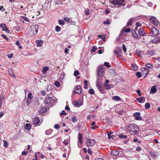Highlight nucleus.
Segmentation results:
<instances>
[{"label": "nucleus", "instance_id": "f03ea898", "mask_svg": "<svg viewBox=\"0 0 160 160\" xmlns=\"http://www.w3.org/2000/svg\"><path fill=\"white\" fill-rule=\"evenodd\" d=\"M128 130L131 134L135 135L139 131V129L136 125L132 124H130L128 126Z\"/></svg>", "mask_w": 160, "mask_h": 160}, {"label": "nucleus", "instance_id": "864d4df0", "mask_svg": "<svg viewBox=\"0 0 160 160\" xmlns=\"http://www.w3.org/2000/svg\"><path fill=\"white\" fill-rule=\"evenodd\" d=\"M103 24L107 25L109 24H110V22L108 19H107L106 21L103 22Z\"/></svg>", "mask_w": 160, "mask_h": 160}, {"label": "nucleus", "instance_id": "2f4dec72", "mask_svg": "<svg viewBox=\"0 0 160 160\" xmlns=\"http://www.w3.org/2000/svg\"><path fill=\"white\" fill-rule=\"evenodd\" d=\"M49 69V68L48 67H45L42 69V72L44 73H46Z\"/></svg>", "mask_w": 160, "mask_h": 160}, {"label": "nucleus", "instance_id": "4468645a", "mask_svg": "<svg viewBox=\"0 0 160 160\" xmlns=\"http://www.w3.org/2000/svg\"><path fill=\"white\" fill-rule=\"evenodd\" d=\"M33 123L34 125H37L40 122V120L39 118L38 117L35 118L33 120Z\"/></svg>", "mask_w": 160, "mask_h": 160}, {"label": "nucleus", "instance_id": "79ce46f5", "mask_svg": "<svg viewBox=\"0 0 160 160\" xmlns=\"http://www.w3.org/2000/svg\"><path fill=\"white\" fill-rule=\"evenodd\" d=\"M104 65L107 68H110L111 66L110 63L108 62H104Z\"/></svg>", "mask_w": 160, "mask_h": 160}, {"label": "nucleus", "instance_id": "ddd939ff", "mask_svg": "<svg viewBox=\"0 0 160 160\" xmlns=\"http://www.w3.org/2000/svg\"><path fill=\"white\" fill-rule=\"evenodd\" d=\"M137 101L139 102L143 103L145 102V99L144 97H142L139 98H137L136 99Z\"/></svg>", "mask_w": 160, "mask_h": 160}, {"label": "nucleus", "instance_id": "37998d69", "mask_svg": "<svg viewBox=\"0 0 160 160\" xmlns=\"http://www.w3.org/2000/svg\"><path fill=\"white\" fill-rule=\"evenodd\" d=\"M32 99L30 98H28L26 102L27 104L28 105H29L32 102Z\"/></svg>", "mask_w": 160, "mask_h": 160}, {"label": "nucleus", "instance_id": "8fccbe9b", "mask_svg": "<svg viewBox=\"0 0 160 160\" xmlns=\"http://www.w3.org/2000/svg\"><path fill=\"white\" fill-rule=\"evenodd\" d=\"M63 143L65 145L67 146L68 144V141L67 139H65L63 142Z\"/></svg>", "mask_w": 160, "mask_h": 160}, {"label": "nucleus", "instance_id": "9d476101", "mask_svg": "<svg viewBox=\"0 0 160 160\" xmlns=\"http://www.w3.org/2000/svg\"><path fill=\"white\" fill-rule=\"evenodd\" d=\"M133 117L135 118V119L137 120H142L141 117L140 116V113L139 112H136L134 113L133 115Z\"/></svg>", "mask_w": 160, "mask_h": 160}, {"label": "nucleus", "instance_id": "a18cd8bd", "mask_svg": "<svg viewBox=\"0 0 160 160\" xmlns=\"http://www.w3.org/2000/svg\"><path fill=\"white\" fill-rule=\"evenodd\" d=\"M98 38H100L101 39H102L104 41H105V36L99 35L98 36Z\"/></svg>", "mask_w": 160, "mask_h": 160}, {"label": "nucleus", "instance_id": "f257e3e1", "mask_svg": "<svg viewBox=\"0 0 160 160\" xmlns=\"http://www.w3.org/2000/svg\"><path fill=\"white\" fill-rule=\"evenodd\" d=\"M125 0H111L109 3L112 4L116 8H119L121 6L124 7L126 5Z\"/></svg>", "mask_w": 160, "mask_h": 160}, {"label": "nucleus", "instance_id": "de8ad7c7", "mask_svg": "<svg viewBox=\"0 0 160 160\" xmlns=\"http://www.w3.org/2000/svg\"><path fill=\"white\" fill-rule=\"evenodd\" d=\"M136 75L137 77L139 78H140L142 76L141 73L139 72H138L136 73Z\"/></svg>", "mask_w": 160, "mask_h": 160}, {"label": "nucleus", "instance_id": "5701e85b", "mask_svg": "<svg viewBox=\"0 0 160 160\" xmlns=\"http://www.w3.org/2000/svg\"><path fill=\"white\" fill-rule=\"evenodd\" d=\"M64 20L66 22L69 23H71L72 22V20L70 18L67 17H65L64 18Z\"/></svg>", "mask_w": 160, "mask_h": 160}, {"label": "nucleus", "instance_id": "774afa93", "mask_svg": "<svg viewBox=\"0 0 160 160\" xmlns=\"http://www.w3.org/2000/svg\"><path fill=\"white\" fill-rule=\"evenodd\" d=\"M97 48L95 47H93L92 48L91 50V51L92 52H95L96 50L97 49Z\"/></svg>", "mask_w": 160, "mask_h": 160}, {"label": "nucleus", "instance_id": "2eb2a0df", "mask_svg": "<svg viewBox=\"0 0 160 160\" xmlns=\"http://www.w3.org/2000/svg\"><path fill=\"white\" fill-rule=\"evenodd\" d=\"M157 91V90L156 88V86L154 85L151 88L150 93L151 94H154Z\"/></svg>", "mask_w": 160, "mask_h": 160}, {"label": "nucleus", "instance_id": "412c9836", "mask_svg": "<svg viewBox=\"0 0 160 160\" xmlns=\"http://www.w3.org/2000/svg\"><path fill=\"white\" fill-rule=\"evenodd\" d=\"M154 53L155 51L154 50H150L147 51L146 54L150 55L151 56H152Z\"/></svg>", "mask_w": 160, "mask_h": 160}, {"label": "nucleus", "instance_id": "b1692460", "mask_svg": "<svg viewBox=\"0 0 160 160\" xmlns=\"http://www.w3.org/2000/svg\"><path fill=\"white\" fill-rule=\"evenodd\" d=\"M31 126L30 124H26L24 125V128L27 130H30L31 128Z\"/></svg>", "mask_w": 160, "mask_h": 160}, {"label": "nucleus", "instance_id": "c03bdc74", "mask_svg": "<svg viewBox=\"0 0 160 160\" xmlns=\"http://www.w3.org/2000/svg\"><path fill=\"white\" fill-rule=\"evenodd\" d=\"M158 38H155L152 40V42L153 43L158 44Z\"/></svg>", "mask_w": 160, "mask_h": 160}, {"label": "nucleus", "instance_id": "5fc2aeb1", "mask_svg": "<svg viewBox=\"0 0 160 160\" xmlns=\"http://www.w3.org/2000/svg\"><path fill=\"white\" fill-rule=\"evenodd\" d=\"M136 53L138 54V55L140 57H142V55H141L142 52L141 51H136Z\"/></svg>", "mask_w": 160, "mask_h": 160}, {"label": "nucleus", "instance_id": "09e8293b", "mask_svg": "<svg viewBox=\"0 0 160 160\" xmlns=\"http://www.w3.org/2000/svg\"><path fill=\"white\" fill-rule=\"evenodd\" d=\"M136 27L135 28V30H137L138 29V28L139 27H140L141 26V24L139 22H137L136 24Z\"/></svg>", "mask_w": 160, "mask_h": 160}, {"label": "nucleus", "instance_id": "1a4fd4ad", "mask_svg": "<svg viewBox=\"0 0 160 160\" xmlns=\"http://www.w3.org/2000/svg\"><path fill=\"white\" fill-rule=\"evenodd\" d=\"M82 134L81 133H79L78 135V146L79 148H81L82 146Z\"/></svg>", "mask_w": 160, "mask_h": 160}, {"label": "nucleus", "instance_id": "a878e982", "mask_svg": "<svg viewBox=\"0 0 160 160\" xmlns=\"http://www.w3.org/2000/svg\"><path fill=\"white\" fill-rule=\"evenodd\" d=\"M4 98V96L3 95L0 96V108H1L2 106V100Z\"/></svg>", "mask_w": 160, "mask_h": 160}, {"label": "nucleus", "instance_id": "13d9d810", "mask_svg": "<svg viewBox=\"0 0 160 160\" xmlns=\"http://www.w3.org/2000/svg\"><path fill=\"white\" fill-rule=\"evenodd\" d=\"M0 27L4 29V28H6V26L5 24L2 23L0 24Z\"/></svg>", "mask_w": 160, "mask_h": 160}, {"label": "nucleus", "instance_id": "6e6d98bb", "mask_svg": "<svg viewBox=\"0 0 160 160\" xmlns=\"http://www.w3.org/2000/svg\"><path fill=\"white\" fill-rule=\"evenodd\" d=\"M79 72L77 71H75L74 72V75L75 76H77L79 74Z\"/></svg>", "mask_w": 160, "mask_h": 160}, {"label": "nucleus", "instance_id": "4d7b16f0", "mask_svg": "<svg viewBox=\"0 0 160 160\" xmlns=\"http://www.w3.org/2000/svg\"><path fill=\"white\" fill-rule=\"evenodd\" d=\"M28 98L32 99L33 96H32V93L31 92H29L28 95Z\"/></svg>", "mask_w": 160, "mask_h": 160}, {"label": "nucleus", "instance_id": "c85d7f7f", "mask_svg": "<svg viewBox=\"0 0 160 160\" xmlns=\"http://www.w3.org/2000/svg\"><path fill=\"white\" fill-rule=\"evenodd\" d=\"M96 85L98 87V89H101V87H102V86L101 85L99 82L98 79H97V81H96Z\"/></svg>", "mask_w": 160, "mask_h": 160}, {"label": "nucleus", "instance_id": "338daca9", "mask_svg": "<svg viewBox=\"0 0 160 160\" xmlns=\"http://www.w3.org/2000/svg\"><path fill=\"white\" fill-rule=\"evenodd\" d=\"M54 128L56 129H58L60 128V127L59 125L58 124H56L54 125Z\"/></svg>", "mask_w": 160, "mask_h": 160}, {"label": "nucleus", "instance_id": "7c9ffc66", "mask_svg": "<svg viewBox=\"0 0 160 160\" xmlns=\"http://www.w3.org/2000/svg\"><path fill=\"white\" fill-rule=\"evenodd\" d=\"M132 18H131L128 21L126 25L127 26H128L129 25H130L132 24Z\"/></svg>", "mask_w": 160, "mask_h": 160}, {"label": "nucleus", "instance_id": "a211bd4d", "mask_svg": "<svg viewBox=\"0 0 160 160\" xmlns=\"http://www.w3.org/2000/svg\"><path fill=\"white\" fill-rule=\"evenodd\" d=\"M111 154L113 156H117L119 154V152L116 150H114L111 152Z\"/></svg>", "mask_w": 160, "mask_h": 160}, {"label": "nucleus", "instance_id": "0eeeda50", "mask_svg": "<svg viewBox=\"0 0 160 160\" xmlns=\"http://www.w3.org/2000/svg\"><path fill=\"white\" fill-rule=\"evenodd\" d=\"M158 30L156 28L152 27L151 30L150 35L153 37H155L158 34Z\"/></svg>", "mask_w": 160, "mask_h": 160}, {"label": "nucleus", "instance_id": "473e14b6", "mask_svg": "<svg viewBox=\"0 0 160 160\" xmlns=\"http://www.w3.org/2000/svg\"><path fill=\"white\" fill-rule=\"evenodd\" d=\"M84 88L86 89H87L88 88V82L87 80H85L84 81Z\"/></svg>", "mask_w": 160, "mask_h": 160}, {"label": "nucleus", "instance_id": "393cba45", "mask_svg": "<svg viewBox=\"0 0 160 160\" xmlns=\"http://www.w3.org/2000/svg\"><path fill=\"white\" fill-rule=\"evenodd\" d=\"M112 99L115 101H119L121 100V98L120 97L118 96H114L112 97Z\"/></svg>", "mask_w": 160, "mask_h": 160}, {"label": "nucleus", "instance_id": "6e6552de", "mask_svg": "<svg viewBox=\"0 0 160 160\" xmlns=\"http://www.w3.org/2000/svg\"><path fill=\"white\" fill-rule=\"evenodd\" d=\"M150 21L154 25L157 26L159 24V22L156 18L153 16H151L150 19Z\"/></svg>", "mask_w": 160, "mask_h": 160}, {"label": "nucleus", "instance_id": "680f3d73", "mask_svg": "<svg viewBox=\"0 0 160 160\" xmlns=\"http://www.w3.org/2000/svg\"><path fill=\"white\" fill-rule=\"evenodd\" d=\"M2 37L7 41H8L9 40L8 38L7 37V36L6 35H5L4 34H2Z\"/></svg>", "mask_w": 160, "mask_h": 160}, {"label": "nucleus", "instance_id": "c756f323", "mask_svg": "<svg viewBox=\"0 0 160 160\" xmlns=\"http://www.w3.org/2000/svg\"><path fill=\"white\" fill-rule=\"evenodd\" d=\"M47 110V108L46 107H41L40 110V112L41 113H43L46 112Z\"/></svg>", "mask_w": 160, "mask_h": 160}, {"label": "nucleus", "instance_id": "3c124183", "mask_svg": "<svg viewBox=\"0 0 160 160\" xmlns=\"http://www.w3.org/2000/svg\"><path fill=\"white\" fill-rule=\"evenodd\" d=\"M55 30L57 32H59L61 30V28L59 26H57L55 27Z\"/></svg>", "mask_w": 160, "mask_h": 160}, {"label": "nucleus", "instance_id": "f8f14e48", "mask_svg": "<svg viewBox=\"0 0 160 160\" xmlns=\"http://www.w3.org/2000/svg\"><path fill=\"white\" fill-rule=\"evenodd\" d=\"M36 43L37 46L38 47H41L43 45V42L41 40H36Z\"/></svg>", "mask_w": 160, "mask_h": 160}, {"label": "nucleus", "instance_id": "4be33fe9", "mask_svg": "<svg viewBox=\"0 0 160 160\" xmlns=\"http://www.w3.org/2000/svg\"><path fill=\"white\" fill-rule=\"evenodd\" d=\"M132 35L135 38L137 39L138 38V36L136 32L134 30H133L132 31Z\"/></svg>", "mask_w": 160, "mask_h": 160}, {"label": "nucleus", "instance_id": "a19ab883", "mask_svg": "<svg viewBox=\"0 0 160 160\" xmlns=\"http://www.w3.org/2000/svg\"><path fill=\"white\" fill-rule=\"evenodd\" d=\"M88 92L91 95H93L94 93V91L92 89H90L88 91Z\"/></svg>", "mask_w": 160, "mask_h": 160}, {"label": "nucleus", "instance_id": "cd10ccee", "mask_svg": "<svg viewBox=\"0 0 160 160\" xmlns=\"http://www.w3.org/2000/svg\"><path fill=\"white\" fill-rule=\"evenodd\" d=\"M52 88V86L51 84H49L48 85L47 88V91L48 92L50 91Z\"/></svg>", "mask_w": 160, "mask_h": 160}, {"label": "nucleus", "instance_id": "6ab92c4d", "mask_svg": "<svg viewBox=\"0 0 160 160\" xmlns=\"http://www.w3.org/2000/svg\"><path fill=\"white\" fill-rule=\"evenodd\" d=\"M138 33L140 36H144L145 34V33L142 28H140L139 29Z\"/></svg>", "mask_w": 160, "mask_h": 160}, {"label": "nucleus", "instance_id": "aec40b11", "mask_svg": "<svg viewBox=\"0 0 160 160\" xmlns=\"http://www.w3.org/2000/svg\"><path fill=\"white\" fill-rule=\"evenodd\" d=\"M130 31L131 29L130 28H125L124 27L123 28L122 30V33H128L130 32Z\"/></svg>", "mask_w": 160, "mask_h": 160}, {"label": "nucleus", "instance_id": "f704fd0d", "mask_svg": "<svg viewBox=\"0 0 160 160\" xmlns=\"http://www.w3.org/2000/svg\"><path fill=\"white\" fill-rule=\"evenodd\" d=\"M55 85L58 88H59L61 87L60 83L58 81H56L54 82Z\"/></svg>", "mask_w": 160, "mask_h": 160}, {"label": "nucleus", "instance_id": "39448f33", "mask_svg": "<svg viewBox=\"0 0 160 160\" xmlns=\"http://www.w3.org/2000/svg\"><path fill=\"white\" fill-rule=\"evenodd\" d=\"M86 143L87 147H91L95 145L96 142L94 139L87 138Z\"/></svg>", "mask_w": 160, "mask_h": 160}, {"label": "nucleus", "instance_id": "ea45409f", "mask_svg": "<svg viewBox=\"0 0 160 160\" xmlns=\"http://www.w3.org/2000/svg\"><path fill=\"white\" fill-rule=\"evenodd\" d=\"M58 23L61 25H63L65 24V22L64 21L62 20H59L58 22Z\"/></svg>", "mask_w": 160, "mask_h": 160}, {"label": "nucleus", "instance_id": "49530a36", "mask_svg": "<svg viewBox=\"0 0 160 160\" xmlns=\"http://www.w3.org/2000/svg\"><path fill=\"white\" fill-rule=\"evenodd\" d=\"M145 108L146 109H149L150 106V104L149 103H146L145 104Z\"/></svg>", "mask_w": 160, "mask_h": 160}, {"label": "nucleus", "instance_id": "bb28decb", "mask_svg": "<svg viewBox=\"0 0 160 160\" xmlns=\"http://www.w3.org/2000/svg\"><path fill=\"white\" fill-rule=\"evenodd\" d=\"M53 130L52 129H49L45 131V133L47 135H49L51 134Z\"/></svg>", "mask_w": 160, "mask_h": 160}, {"label": "nucleus", "instance_id": "dca6fc26", "mask_svg": "<svg viewBox=\"0 0 160 160\" xmlns=\"http://www.w3.org/2000/svg\"><path fill=\"white\" fill-rule=\"evenodd\" d=\"M82 104V102L81 100H79L78 101L75 102L74 105L75 106L78 107H79Z\"/></svg>", "mask_w": 160, "mask_h": 160}, {"label": "nucleus", "instance_id": "e2e57ef3", "mask_svg": "<svg viewBox=\"0 0 160 160\" xmlns=\"http://www.w3.org/2000/svg\"><path fill=\"white\" fill-rule=\"evenodd\" d=\"M72 121L74 122H76L77 121V120L76 118L74 116L73 117L72 119Z\"/></svg>", "mask_w": 160, "mask_h": 160}, {"label": "nucleus", "instance_id": "58836bf2", "mask_svg": "<svg viewBox=\"0 0 160 160\" xmlns=\"http://www.w3.org/2000/svg\"><path fill=\"white\" fill-rule=\"evenodd\" d=\"M146 66L149 69H152L153 68V66L149 63H147L146 64Z\"/></svg>", "mask_w": 160, "mask_h": 160}, {"label": "nucleus", "instance_id": "423d86ee", "mask_svg": "<svg viewBox=\"0 0 160 160\" xmlns=\"http://www.w3.org/2000/svg\"><path fill=\"white\" fill-rule=\"evenodd\" d=\"M98 75L100 77H102L104 75V68L103 65L99 66L97 69Z\"/></svg>", "mask_w": 160, "mask_h": 160}, {"label": "nucleus", "instance_id": "e433bc0d", "mask_svg": "<svg viewBox=\"0 0 160 160\" xmlns=\"http://www.w3.org/2000/svg\"><path fill=\"white\" fill-rule=\"evenodd\" d=\"M118 137L121 138H126L127 137V136L125 135H123L122 134H119L118 135Z\"/></svg>", "mask_w": 160, "mask_h": 160}, {"label": "nucleus", "instance_id": "72a5a7b5", "mask_svg": "<svg viewBox=\"0 0 160 160\" xmlns=\"http://www.w3.org/2000/svg\"><path fill=\"white\" fill-rule=\"evenodd\" d=\"M131 66L133 68V69L134 71H136L138 69V67L136 65L133 64H131Z\"/></svg>", "mask_w": 160, "mask_h": 160}, {"label": "nucleus", "instance_id": "bf43d9fd", "mask_svg": "<svg viewBox=\"0 0 160 160\" xmlns=\"http://www.w3.org/2000/svg\"><path fill=\"white\" fill-rule=\"evenodd\" d=\"M114 54L117 57H118L119 56V52L117 50H115L114 51Z\"/></svg>", "mask_w": 160, "mask_h": 160}, {"label": "nucleus", "instance_id": "4c0bfd02", "mask_svg": "<svg viewBox=\"0 0 160 160\" xmlns=\"http://www.w3.org/2000/svg\"><path fill=\"white\" fill-rule=\"evenodd\" d=\"M112 133L110 132H109L108 133V138L109 139H110L111 138L113 139L114 138V135H111V134Z\"/></svg>", "mask_w": 160, "mask_h": 160}, {"label": "nucleus", "instance_id": "603ef678", "mask_svg": "<svg viewBox=\"0 0 160 160\" xmlns=\"http://www.w3.org/2000/svg\"><path fill=\"white\" fill-rule=\"evenodd\" d=\"M3 142H4L3 146L4 147H7L8 146V144L7 141L5 140H3Z\"/></svg>", "mask_w": 160, "mask_h": 160}, {"label": "nucleus", "instance_id": "f3484780", "mask_svg": "<svg viewBox=\"0 0 160 160\" xmlns=\"http://www.w3.org/2000/svg\"><path fill=\"white\" fill-rule=\"evenodd\" d=\"M142 71L143 74L144 73L146 75L149 72V70L146 68H142Z\"/></svg>", "mask_w": 160, "mask_h": 160}, {"label": "nucleus", "instance_id": "7ed1b4c3", "mask_svg": "<svg viewBox=\"0 0 160 160\" xmlns=\"http://www.w3.org/2000/svg\"><path fill=\"white\" fill-rule=\"evenodd\" d=\"M38 25L36 24L32 25L30 27V29L28 32L29 35L30 36H32L36 34L38 32Z\"/></svg>", "mask_w": 160, "mask_h": 160}, {"label": "nucleus", "instance_id": "9b49d317", "mask_svg": "<svg viewBox=\"0 0 160 160\" xmlns=\"http://www.w3.org/2000/svg\"><path fill=\"white\" fill-rule=\"evenodd\" d=\"M81 92V87L79 86H77L75 87L74 90V92L80 94Z\"/></svg>", "mask_w": 160, "mask_h": 160}, {"label": "nucleus", "instance_id": "0e129e2a", "mask_svg": "<svg viewBox=\"0 0 160 160\" xmlns=\"http://www.w3.org/2000/svg\"><path fill=\"white\" fill-rule=\"evenodd\" d=\"M3 30L5 31L6 32H7L8 33H9V30L7 28V27H6V28H5L4 29H3Z\"/></svg>", "mask_w": 160, "mask_h": 160}, {"label": "nucleus", "instance_id": "052dcab7", "mask_svg": "<svg viewBox=\"0 0 160 160\" xmlns=\"http://www.w3.org/2000/svg\"><path fill=\"white\" fill-rule=\"evenodd\" d=\"M122 48L124 52H126L127 51V48L126 47L125 45L124 44H123L122 45Z\"/></svg>", "mask_w": 160, "mask_h": 160}, {"label": "nucleus", "instance_id": "69168bd1", "mask_svg": "<svg viewBox=\"0 0 160 160\" xmlns=\"http://www.w3.org/2000/svg\"><path fill=\"white\" fill-rule=\"evenodd\" d=\"M66 114V113L65 112L64 110H62V112L60 113V114L61 116H62L63 115H65Z\"/></svg>", "mask_w": 160, "mask_h": 160}, {"label": "nucleus", "instance_id": "c9c22d12", "mask_svg": "<svg viewBox=\"0 0 160 160\" xmlns=\"http://www.w3.org/2000/svg\"><path fill=\"white\" fill-rule=\"evenodd\" d=\"M104 86L105 87V88L107 89H109L111 88L110 85L109 84L107 83L104 84Z\"/></svg>", "mask_w": 160, "mask_h": 160}, {"label": "nucleus", "instance_id": "20e7f679", "mask_svg": "<svg viewBox=\"0 0 160 160\" xmlns=\"http://www.w3.org/2000/svg\"><path fill=\"white\" fill-rule=\"evenodd\" d=\"M56 101L57 99L55 98L49 96L46 98L45 102L46 106H49L54 104Z\"/></svg>", "mask_w": 160, "mask_h": 160}]
</instances>
